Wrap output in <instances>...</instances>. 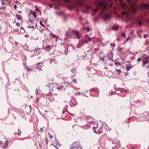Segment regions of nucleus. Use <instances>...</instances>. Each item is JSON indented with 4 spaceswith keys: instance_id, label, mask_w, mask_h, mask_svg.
Segmentation results:
<instances>
[{
    "instance_id": "10",
    "label": "nucleus",
    "mask_w": 149,
    "mask_h": 149,
    "mask_svg": "<svg viewBox=\"0 0 149 149\" xmlns=\"http://www.w3.org/2000/svg\"><path fill=\"white\" fill-rule=\"evenodd\" d=\"M66 35L67 36L71 37L73 35V32L72 31H67L66 32Z\"/></svg>"
},
{
    "instance_id": "18",
    "label": "nucleus",
    "mask_w": 149,
    "mask_h": 149,
    "mask_svg": "<svg viewBox=\"0 0 149 149\" xmlns=\"http://www.w3.org/2000/svg\"><path fill=\"white\" fill-rule=\"evenodd\" d=\"M142 7L144 8H148V6L145 4H143L142 5Z\"/></svg>"
},
{
    "instance_id": "58",
    "label": "nucleus",
    "mask_w": 149,
    "mask_h": 149,
    "mask_svg": "<svg viewBox=\"0 0 149 149\" xmlns=\"http://www.w3.org/2000/svg\"><path fill=\"white\" fill-rule=\"evenodd\" d=\"M119 1L120 2H121L123 0H119Z\"/></svg>"
},
{
    "instance_id": "62",
    "label": "nucleus",
    "mask_w": 149,
    "mask_h": 149,
    "mask_svg": "<svg viewBox=\"0 0 149 149\" xmlns=\"http://www.w3.org/2000/svg\"><path fill=\"white\" fill-rule=\"evenodd\" d=\"M47 112V111H45V112Z\"/></svg>"
},
{
    "instance_id": "59",
    "label": "nucleus",
    "mask_w": 149,
    "mask_h": 149,
    "mask_svg": "<svg viewBox=\"0 0 149 149\" xmlns=\"http://www.w3.org/2000/svg\"><path fill=\"white\" fill-rule=\"evenodd\" d=\"M108 1H111V0H108Z\"/></svg>"
},
{
    "instance_id": "51",
    "label": "nucleus",
    "mask_w": 149,
    "mask_h": 149,
    "mask_svg": "<svg viewBox=\"0 0 149 149\" xmlns=\"http://www.w3.org/2000/svg\"><path fill=\"white\" fill-rule=\"evenodd\" d=\"M36 68H37V69H38L39 70H41V69L40 68H38V67H36Z\"/></svg>"
},
{
    "instance_id": "43",
    "label": "nucleus",
    "mask_w": 149,
    "mask_h": 149,
    "mask_svg": "<svg viewBox=\"0 0 149 149\" xmlns=\"http://www.w3.org/2000/svg\"><path fill=\"white\" fill-rule=\"evenodd\" d=\"M110 45L111 46H113V47H115V44H113V43H111Z\"/></svg>"
},
{
    "instance_id": "48",
    "label": "nucleus",
    "mask_w": 149,
    "mask_h": 149,
    "mask_svg": "<svg viewBox=\"0 0 149 149\" xmlns=\"http://www.w3.org/2000/svg\"><path fill=\"white\" fill-rule=\"evenodd\" d=\"M127 2H130V0H127Z\"/></svg>"
},
{
    "instance_id": "45",
    "label": "nucleus",
    "mask_w": 149,
    "mask_h": 149,
    "mask_svg": "<svg viewBox=\"0 0 149 149\" xmlns=\"http://www.w3.org/2000/svg\"><path fill=\"white\" fill-rule=\"evenodd\" d=\"M35 7L36 8V10H38V7H37V6H36H36Z\"/></svg>"
},
{
    "instance_id": "32",
    "label": "nucleus",
    "mask_w": 149,
    "mask_h": 149,
    "mask_svg": "<svg viewBox=\"0 0 149 149\" xmlns=\"http://www.w3.org/2000/svg\"><path fill=\"white\" fill-rule=\"evenodd\" d=\"M26 70H27V71H30L32 70V69H31V68H26Z\"/></svg>"
},
{
    "instance_id": "40",
    "label": "nucleus",
    "mask_w": 149,
    "mask_h": 149,
    "mask_svg": "<svg viewBox=\"0 0 149 149\" xmlns=\"http://www.w3.org/2000/svg\"><path fill=\"white\" fill-rule=\"evenodd\" d=\"M141 60V58H139L137 60V61L138 62H139Z\"/></svg>"
},
{
    "instance_id": "42",
    "label": "nucleus",
    "mask_w": 149,
    "mask_h": 149,
    "mask_svg": "<svg viewBox=\"0 0 149 149\" xmlns=\"http://www.w3.org/2000/svg\"><path fill=\"white\" fill-rule=\"evenodd\" d=\"M125 7H126V4H124V5H123L122 6V7L123 8H125Z\"/></svg>"
},
{
    "instance_id": "33",
    "label": "nucleus",
    "mask_w": 149,
    "mask_h": 149,
    "mask_svg": "<svg viewBox=\"0 0 149 149\" xmlns=\"http://www.w3.org/2000/svg\"><path fill=\"white\" fill-rule=\"evenodd\" d=\"M42 128H40V130L38 131V135H39V132H40V133H41L42 132Z\"/></svg>"
},
{
    "instance_id": "34",
    "label": "nucleus",
    "mask_w": 149,
    "mask_h": 149,
    "mask_svg": "<svg viewBox=\"0 0 149 149\" xmlns=\"http://www.w3.org/2000/svg\"><path fill=\"white\" fill-rule=\"evenodd\" d=\"M48 134L49 135V137L51 139H52L53 138V136H52V135H51L50 134V133H48Z\"/></svg>"
},
{
    "instance_id": "20",
    "label": "nucleus",
    "mask_w": 149,
    "mask_h": 149,
    "mask_svg": "<svg viewBox=\"0 0 149 149\" xmlns=\"http://www.w3.org/2000/svg\"><path fill=\"white\" fill-rule=\"evenodd\" d=\"M37 13L36 12H32V14L33 15V17L36 18V14H37Z\"/></svg>"
},
{
    "instance_id": "12",
    "label": "nucleus",
    "mask_w": 149,
    "mask_h": 149,
    "mask_svg": "<svg viewBox=\"0 0 149 149\" xmlns=\"http://www.w3.org/2000/svg\"><path fill=\"white\" fill-rule=\"evenodd\" d=\"M5 0H2V4H3L2 6H1L0 7V9H4L6 8V6H4L6 5L5 2Z\"/></svg>"
},
{
    "instance_id": "29",
    "label": "nucleus",
    "mask_w": 149,
    "mask_h": 149,
    "mask_svg": "<svg viewBox=\"0 0 149 149\" xmlns=\"http://www.w3.org/2000/svg\"><path fill=\"white\" fill-rule=\"evenodd\" d=\"M122 14L123 15H124V14H126V15H129V14L128 13H126L125 11H124L123 12V13H122Z\"/></svg>"
},
{
    "instance_id": "9",
    "label": "nucleus",
    "mask_w": 149,
    "mask_h": 149,
    "mask_svg": "<svg viewBox=\"0 0 149 149\" xmlns=\"http://www.w3.org/2000/svg\"><path fill=\"white\" fill-rule=\"evenodd\" d=\"M31 105H27L25 107V109L26 112L29 113L31 111Z\"/></svg>"
},
{
    "instance_id": "47",
    "label": "nucleus",
    "mask_w": 149,
    "mask_h": 149,
    "mask_svg": "<svg viewBox=\"0 0 149 149\" xmlns=\"http://www.w3.org/2000/svg\"><path fill=\"white\" fill-rule=\"evenodd\" d=\"M2 144V142L0 141V146H1V145Z\"/></svg>"
},
{
    "instance_id": "14",
    "label": "nucleus",
    "mask_w": 149,
    "mask_h": 149,
    "mask_svg": "<svg viewBox=\"0 0 149 149\" xmlns=\"http://www.w3.org/2000/svg\"><path fill=\"white\" fill-rule=\"evenodd\" d=\"M34 54L35 55L39 54L40 52V49H35L34 50Z\"/></svg>"
},
{
    "instance_id": "31",
    "label": "nucleus",
    "mask_w": 149,
    "mask_h": 149,
    "mask_svg": "<svg viewBox=\"0 0 149 149\" xmlns=\"http://www.w3.org/2000/svg\"><path fill=\"white\" fill-rule=\"evenodd\" d=\"M76 69L75 68H73L71 70V71L72 72H75Z\"/></svg>"
},
{
    "instance_id": "41",
    "label": "nucleus",
    "mask_w": 149,
    "mask_h": 149,
    "mask_svg": "<svg viewBox=\"0 0 149 149\" xmlns=\"http://www.w3.org/2000/svg\"><path fill=\"white\" fill-rule=\"evenodd\" d=\"M100 59L102 61H103L104 60V57H102L100 58Z\"/></svg>"
},
{
    "instance_id": "30",
    "label": "nucleus",
    "mask_w": 149,
    "mask_h": 149,
    "mask_svg": "<svg viewBox=\"0 0 149 149\" xmlns=\"http://www.w3.org/2000/svg\"><path fill=\"white\" fill-rule=\"evenodd\" d=\"M72 81L75 83H77V79H72Z\"/></svg>"
},
{
    "instance_id": "35",
    "label": "nucleus",
    "mask_w": 149,
    "mask_h": 149,
    "mask_svg": "<svg viewBox=\"0 0 149 149\" xmlns=\"http://www.w3.org/2000/svg\"><path fill=\"white\" fill-rule=\"evenodd\" d=\"M78 149H83L82 147H81V146L80 145L79 146V147L77 148Z\"/></svg>"
},
{
    "instance_id": "11",
    "label": "nucleus",
    "mask_w": 149,
    "mask_h": 149,
    "mask_svg": "<svg viewBox=\"0 0 149 149\" xmlns=\"http://www.w3.org/2000/svg\"><path fill=\"white\" fill-rule=\"evenodd\" d=\"M125 68L127 71H129L130 68H132V67L130 66V63H128L125 65Z\"/></svg>"
},
{
    "instance_id": "5",
    "label": "nucleus",
    "mask_w": 149,
    "mask_h": 149,
    "mask_svg": "<svg viewBox=\"0 0 149 149\" xmlns=\"http://www.w3.org/2000/svg\"><path fill=\"white\" fill-rule=\"evenodd\" d=\"M80 145V143L79 142H75L72 143V144L70 146V149H75L77 148Z\"/></svg>"
},
{
    "instance_id": "57",
    "label": "nucleus",
    "mask_w": 149,
    "mask_h": 149,
    "mask_svg": "<svg viewBox=\"0 0 149 149\" xmlns=\"http://www.w3.org/2000/svg\"><path fill=\"white\" fill-rule=\"evenodd\" d=\"M18 13H21V11H19L18 12Z\"/></svg>"
},
{
    "instance_id": "23",
    "label": "nucleus",
    "mask_w": 149,
    "mask_h": 149,
    "mask_svg": "<svg viewBox=\"0 0 149 149\" xmlns=\"http://www.w3.org/2000/svg\"><path fill=\"white\" fill-rule=\"evenodd\" d=\"M8 144V143H4V146H2V148H6L7 147Z\"/></svg>"
},
{
    "instance_id": "52",
    "label": "nucleus",
    "mask_w": 149,
    "mask_h": 149,
    "mask_svg": "<svg viewBox=\"0 0 149 149\" xmlns=\"http://www.w3.org/2000/svg\"><path fill=\"white\" fill-rule=\"evenodd\" d=\"M52 61H54V62H56V61L55 60H53V61H52Z\"/></svg>"
},
{
    "instance_id": "55",
    "label": "nucleus",
    "mask_w": 149,
    "mask_h": 149,
    "mask_svg": "<svg viewBox=\"0 0 149 149\" xmlns=\"http://www.w3.org/2000/svg\"><path fill=\"white\" fill-rule=\"evenodd\" d=\"M49 6L50 7H52V6L51 5H49Z\"/></svg>"
},
{
    "instance_id": "27",
    "label": "nucleus",
    "mask_w": 149,
    "mask_h": 149,
    "mask_svg": "<svg viewBox=\"0 0 149 149\" xmlns=\"http://www.w3.org/2000/svg\"><path fill=\"white\" fill-rule=\"evenodd\" d=\"M51 37L53 38H56V36L55 35H54L52 33H51Z\"/></svg>"
},
{
    "instance_id": "6",
    "label": "nucleus",
    "mask_w": 149,
    "mask_h": 149,
    "mask_svg": "<svg viewBox=\"0 0 149 149\" xmlns=\"http://www.w3.org/2000/svg\"><path fill=\"white\" fill-rule=\"evenodd\" d=\"M52 145L55 146L57 149H58L59 147L61 146V145L59 143L58 141L55 139L53 142Z\"/></svg>"
},
{
    "instance_id": "26",
    "label": "nucleus",
    "mask_w": 149,
    "mask_h": 149,
    "mask_svg": "<svg viewBox=\"0 0 149 149\" xmlns=\"http://www.w3.org/2000/svg\"><path fill=\"white\" fill-rule=\"evenodd\" d=\"M40 24L43 27H45V25L42 23V22L41 21H40Z\"/></svg>"
},
{
    "instance_id": "38",
    "label": "nucleus",
    "mask_w": 149,
    "mask_h": 149,
    "mask_svg": "<svg viewBox=\"0 0 149 149\" xmlns=\"http://www.w3.org/2000/svg\"><path fill=\"white\" fill-rule=\"evenodd\" d=\"M148 36V35L147 34H144L143 35V37L144 38H146Z\"/></svg>"
},
{
    "instance_id": "2",
    "label": "nucleus",
    "mask_w": 149,
    "mask_h": 149,
    "mask_svg": "<svg viewBox=\"0 0 149 149\" xmlns=\"http://www.w3.org/2000/svg\"><path fill=\"white\" fill-rule=\"evenodd\" d=\"M91 124L92 125L94 124L95 125V126L93 127V128L94 130V132L96 133L100 134L103 133L104 131V128L102 127V125L101 127H100L98 130H97V131H96V129L98 127V124L97 122L92 121L91 122Z\"/></svg>"
},
{
    "instance_id": "24",
    "label": "nucleus",
    "mask_w": 149,
    "mask_h": 149,
    "mask_svg": "<svg viewBox=\"0 0 149 149\" xmlns=\"http://www.w3.org/2000/svg\"><path fill=\"white\" fill-rule=\"evenodd\" d=\"M114 63H115L116 66H117L118 65L122 66V65L120 63H118L116 62H114Z\"/></svg>"
},
{
    "instance_id": "56",
    "label": "nucleus",
    "mask_w": 149,
    "mask_h": 149,
    "mask_svg": "<svg viewBox=\"0 0 149 149\" xmlns=\"http://www.w3.org/2000/svg\"><path fill=\"white\" fill-rule=\"evenodd\" d=\"M87 31H89V30H88V28H87Z\"/></svg>"
},
{
    "instance_id": "49",
    "label": "nucleus",
    "mask_w": 149,
    "mask_h": 149,
    "mask_svg": "<svg viewBox=\"0 0 149 149\" xmlns=\"http://www.w3.org/2000/svg\"><path fill=\"white\" fill-rule=\"evenodd\" d=\"M128 73H125V75L126 76L127 75H128Z\"/></svg>"
},
{
    "instance_id": "21",
    "label": "nucleus",
    "mask_w": 149,
    "mask_h": 149,
    "mask_svg": "<svg viewBox=\"0 0 149 149\" xmlns=\"http://www.w3.org/2000/svg\"><path fill=\"white\" fill-rule=\"evenodd\" d=\"M28 28H31V29L32 30H33L35 29L34 27L33 26H28Z\"/></svg>"
},
{
    "instance_id": "17",
    "label": "nucleus",
    "mask_w": 149,
    "mask_h": 149,
    "mask_svg": "<svg viewBox=\"0 0 149 149\" xmlns=\"http://www.w3.org/2000/svg\"><path fill=\"white\" fill-rule=\"evenodd\" d=\"M25 32V31L24 28L21 26L20 28V33H23Z\"/></svg>"
},
{
    "instance_id": "19",
    "label": "nucleus",
    "mask_w": 149,
    "mask_h": 149,
    "mask_svg": "<svg viewBox=\"0 0 149 149\" xmlns=\"http://www.w3.org/2000/svg\"><path fill=\"white\" fill-rule=\"evenodd\" d=\"M17 17V19L19 20H20L22 19L21 16L19 14L16 15Z\"/></svg>"
},
{
    "instance_id": "28",
    "label": "nucleus",
    "mask_w": 149,
    "mask_h": 149,
    "mask_svg": "<svg viewBox=\"0 0 149 149\" xmlns=\"http://www.w3.org/2000/svg\"><path fill=\"white\" fill-rule=\"evenodd\" d=\"M116 71H117L119 74H120L121 72V71L119 69H118V70L117 69L116 70Z\"/></svg>"
},
{
    "instance_id": "50",
    "label": "nucleus",
    "mask_w": 149,
    "mask_h": 149,
    "mask_svg": "<svg viewBox=\"0 0 149 149\" xmlns=\"http://www.w3.org/2000/svg\"><path fill=\"white\" fill-rule=\"evenodd\" d=\"M43 30H41L40 31L41 32V33H42L43 32V31H42Z\"/></svg>"
},
{
    "instance_id": "13",
    "label": "nucleus",
    "mask_w": 149,
    "mask_h": 149,
    "mask_svg": "<svg viewBox=\"0 0 149 149\" xmlns=\"http://www.w3.org/2000/svg\"><path fill=\"white\" fill-rule=\"evenodd\" d=\"M73 35L74 34L77 36V38L79 39L80 38V36H78L79 33L78 32L75 30H72Z\"/></svg>"
},
{
    "instance_id": "3",
    "label": "nucleus",
    "mask_w": 149,
    "mask_h": 149,
    "mask_svg": "<svg viewBox=\"0 0 149 149\" xmlns=\"http://www.w3.org/2000/svg\"><path fill=\"white\" fill-rule=\"evenodd\" d=\"M149 56H147L146 57H142V65L143 67L146 68H149Z\"/></svg>"
},
{
    "instance_id": "16",
    "label": "nucleus",
    "mask_w": 149,
    "mask_h": 149,
    "mask_svg": "<svg viewBox=\"0 0 149 149\" xmlns=\"http://www.w3.org/2000/svg\"><path fill=\"white\" fill-rule=\"evenodd\" d=\"M118 28L119 26H118L114 25L113 26L112 29V30H116L118 29Z\"/></svg>"
},
{
    "instance_id": "46",
    "label": "nucleus",
    "mask_w": 149,
    "mask_h": 149,
    "mask_svg": "<svg viewBox=\"0 0 149 149\" xmlns=\"http://www.w3.org/2000/svg\"><path fill=\"white\" fill-rule=\"evenodd\" d=\"M29 36L28 35H25V38L28 37Z\"/></svg>"
},
{
    "instance_id": "22",
    "label": "nucleus",
    "mask_w": 149,
    "mask_h": 149,
    "mask_svg": "<svg viewBox=\"0 0 149 149\" xmlns=\"http://www.w3.org/2000/svg\"><path fill=\"white\" fill-rule=\"evenodd\" d=\"M19 131L18 132H16L15 133V134H17L19 135H20L21 133V131L19 130H18Z\"/></svg>"
},
{
    "instance_id": "25",
    "label": "nucleus",
    "mask_w": 149,
    "mask_h": 149,
    "mask_svg": "<svg viewBox=\"0 0 149 149\" xmlns=\"http://www.w3.org/2000/svg\"><path fill=\"white\" fill-rule=\"evenodd\" d=\"M43 63L41 62L40 63H38L37 65H36L37 66L40 67L42 65H40L41 64H42Z\"/></svg>"
},
{
    "instance_id": "54",
    "label": "nucleus",
    "mask_w": 149,
    "mask_h": 149,
    "mask_svg": "<svg viewBox=\"0 0 149 149\" xmlns=\"http://www.w3.org/2000/svg\"><path fill=\"white\" fill-rule=\"evenodd\" d=\"M52 134H54V132H52Z\"/></svg>"
},
{
    "instance_id": "8",
    "label": "nucleus",
    "mask_w": 149,
    "mask_h": 149,
    "mask_svg": "<svg viewBox=\"0 0 149 149\" xmlns=\"http://www.w3.org/2000/svg\"><path fill=\"white\" fill-rule=\"evenodd\" d=\"M102 127L104 128V130H105L106 131H110L111 130V127H108V125L105 124H103L102 125Z\"/></svg>"
},
{
    "instance_id": "37",
    "label": "nucleus",
    "mask_w": 149,
    "mask_h": 149,
    "mask_svg": "<svg viewBox=\"0 0 149 149\" xmlns=\"http://www.w3.org/2000/svg\"><path fill=\"white\" fill-rule=\"evenodd\" d=\"M122 35L123 37H125V36H126L125 34V33H122Z\"/></svg>"
},
{
    "instance_id": "1",
    "label": "nucleus",
    "mask_w": 149,
    "mask_h": 149,
    "mask_svg": "<svg viewBox=\"0 0 149 149\" xmlns=\"http://www.w3.org/2000/svg\"><path fill=\"white\" fill-rule=\"evenodd\" d=\"M69 86V84L63 82L58 84H50L47 86L50 93L52 94L57 89L58 91H63L66 89Z\"/></svg>"
},
{
    "instance_id": "60",
    "label": "nucleus",
    "mask_w": 149,
    "mask_h": 149,
    "mask_svg": "<svg viewBox=\"0 0 149 149\" xmlns=\"http://www.w3.org/2000/svg\"><path fill=\"white\" fill-rule=\"evenodd\" d=\"M11 1V0H10L9 2L10 3Z\"/></svg>"
},
{
    "instance_id": "4",
    "label": "nucleus",
    "mask_w": 149,
    "mask_h": 149,
    "mask_svg": "<svg viewBox=\"0 0 149 149\" xmlns=\"http://www.w3.org/2000/svg\"><path fill=\"white\" fill-rule=\"evenodd\" d=\"M96 5L104 8L107 6V3L105 1L102 0L99 2H97Z\"/></svg>"
},
{
    "instance_id": "36",
    "label": "nucleus",
    "mask_w": 149,
    "mask_h": 149,
    "mask_svg": "<svg viewBox=\"0 0 149 149\" xmlns=\"http://www.w3.org/2000/svg\"><path fill=\"white\" fill-rule=\"evenodd\" d=\"M16 24V25L17 26H19L20 25V23H18V22H17Z\"/></svg>"
},
{
    "instance_id": "39",
    "label": "nucleus",
    "mask_w": 149,
    "mask_h": 149,
    "mask_svg": "<svg viewBox=\"0 0 149 149\" xmlns=\"http://www.w3.org/2000/svg\"><path fill=\"white\" fill-rule=\"evenodd\" d=\"M98 9H94L93 10V11L94 13H96Z\"/></svg>"
},
{
    "instance_id": "53",
    "label": "nucleus",
    "mask_w": 149,
    "mask_h": 149,
    "mask_svg": "<svg viewBox=\"0 0 149 149\" xmlns=\"http://www.w3.org/2000/svg\"><path fill=\"white\" fill-rule=\"evenodd\" d=\"M139 24L140 25H141V22H139Z\"/></svg>"
},
{
    "instance_id": "15",
    "label": "nucleus",
    "mask_w": 149,
    "mask_h": 149,
    "mask_svg": "<svg viewBox=\"0 0 149 149\" xmlns=\"http://www.w3.org/2000/svg\"><path fill=\"white\" fill-rule=\"evenodd\" d=\"M52 47L49 45H47L45 48V50L47 51H50L52 48Z\"/></svg>"
},
{
    "instance_id": "61",
    "label": "nucleus",
    "mask_w": 149,
    "mask_h": 149,
    "mask_svg": "<svg viewBox=\"0 0 149 149\" xmlns=\"http://www.w3.org/2000/svg\"><path fill=\"white\" fill-rule=\"evenodd\" d=\"M9 142V141H6V142Z\"/></svg>"
},
{
    "instance_id": "44",
    "label": "nucleus",
    "mask_w": 149,
    "mask_h": 149,
    "mask_svg": "<svg viewBox=\"0 0 149 149\" xmlns=\"http://www.w3.org/2000/svg\"><path fill=\"white\" fill-rule=\"evenodd\" d=\"M14 8L15 9H16L17 8V5H15L14 6Z\"/></svg>"
},
{
    "instance_id": "7",
    "label": "nucleus",
    "mask_w": 149,
    "mask_h": 149,
    "mask_svg": "<svg viewBox=\"0 0 149 149\" xmlns=\"http://www.w3.org/2000/svg\"><path fill=\"white\" fill-rule=\"evenodd\" d=\"M127 10L129 12H134L136 10L135 6V5H132L130 6V8H128Z\"/></svg>"
}]
</instances>
